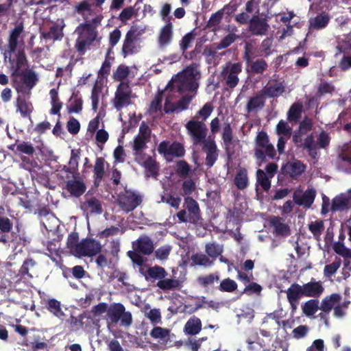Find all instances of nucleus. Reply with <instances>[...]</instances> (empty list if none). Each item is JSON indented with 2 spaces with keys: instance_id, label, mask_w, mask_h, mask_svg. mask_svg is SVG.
I'll use <instances>...</instances> for the list:
<instances>
[{
  "instance_id": "obj_57",
  "label": "nucleus",
  "mask_w": 351,
  "mask_h": 351,
  "mask_svg": "<svg viewBox=\"0 0 351 351\" xmlns=\"http://www.w3.org/2000/svg\"><path fill=\"white\" fill-rule=\"evenodd\" d=\"M333 250L336 254L341 256L343 258H351V250L346 247L341 241L335 242L333 245Z\"/></svg>"
},
{
  "instance_id": "obj_17",
  "label": "nucleus",
  "mask_w": 351,
  "mask_h": 351,
  "mask_svg": "<svg viewBox=\"0 0 351 351\" xmlns=\"http://www.w3.org/2000/svg\"><path fill=\"white\" fill-rule=\"evenodd\" d=\"M184 207L189 213L190 223L195 224L202 219L199 204L193 197L187 196L184 198Z\"/></svg>"
},
{
  "instance_id": "obj_34",
  "label": "nucleus",
  "mask_w": 351,
  "mask_h": 351,
  "mask_svg": "<svg viewBox=\"0 0 351 351\" xmlns=\"http://www.w3.org/2000/svg\"><path fill=\"white\" fill-rule=\"evenodd\" d=\"M315 196V190L311 189L306 190L301 196H298L295 193L293 195V200L298 205H304L306 207H310L313 203Z\"/></svg>"
},
{
  "instance_id": "obj_53",
  "label": "nucleus",
  "mask_w": 351,
  "mask_h": 351,
  "mask_svg": "<svg viewBox=\"0 0 351 351\" xmlns=\"http://www.w3.org/2000/svg\"><path fill=\"white\" fill-rule=\"evenodd\" d=\"M156 286L164 291L171 290L178 288L180 286V282L176 279L162 278L157 282Z\"/></svg>"
},
{
  "instance_id": "obj_26",
  "label": "nucleus",
  "mask_w": 351,
  "mask_h": 351,
  "mask_svg": "<svg viewBox=\"0 0 351 351\" xmlns=\"http://www.w3.org/2000/svg\"><path fill=\"white\" fill-rule=\"evenodd\" d=\"M141 49L139 40L126 34L122 47L124 57L138 53Z\"/></svg>"
},
{
  "instance_id": "obj_6",
  "label": "nucleus",
  "mask_w": 351,
  "mask_h": 351,
  "mask_svg": "<svg viewBox=\"0 0 351 351\" xmlns=\"http://www.w3.org/2000/svg\"><path fill=\"white\" fill-rule=\"evenodd\" d=\"M93 24L86 21L85 24L80 25L75 29V33L78 35L76 40L75 47L77 51L84 54L92 43L97 39V32L96 27L100 23L101 19L95 17L92 19Z\"/></svg>"
},
{
  "instance_id": "obj_60",
  "label": "nucleus",
  "mask_w": 351,
  "mask_h": 351,
  "mask_svg": "<svg viewBox=\"0 0 351 351\" xmlns=\"http://www.w3.org/2000/svg\"><path fill=\"white\" fill-rule=\"evenodd\" d=\"M237 38V36L234 33H230L223 38L221 41L217 43L216 49L221 50L230 46Z\"/></svg>"
},
{
  "instance_id": "obj_36",
  "label": "nucleus",
  "mask_w": 351,
  "mask_h": 351,
  "mask_svg": "<svg viewBox=\"0 0 351 351\" xmlns=\"http://www.w3.org/2000/svg\"><path fill=\"white\" fill-rule=\"evenodd\" d=\"M350 207V198L344 194L337 195L332 200L330 210L332 212L343 211Z\"/></svg>"
},
{
  "instance_id": "obj_61",
  "label": "nucleus",
  "mask_w": 351,
  "mask_h": 351,
  "mask_svg": "<svg viewBox=\"0 0 351 351\" xmlns=\"http://www.w3.org/2000/svg\"><path fill=\"white\" fill-rule=\"evenodd\" d=\"M350 304V301L341 302L337 304L334 308L333 315L337 318H342L346 315V310Z\"/></svg>"
},
{
  "instance_id": "obj_40",
  "label": "nucleus",
  "mask_w": 351,
  "mask_h": 351,
  "mask_svg": "<svg viewBox=\"0 0 351 351\" xmlns=\"http://www.w3.org/2000/svg\"><path fill=\"white\" fill-rule=\"evenodd\" d=\"M41 223L48 231H54L58 227L59 221L52 213H47L42 215Z\"/></svg>"
},
{
  "instance_id": "obj_1",
  "label": "nucleus",
  "mask_w": 351,
  "mask_h": 351,
  "mask_svg": "<svg viewBox=\"0 0 351 351\" xmlns=\"http://www.w3.org/2000/svg\"><path fill=\"white\" fill-rule=\"evenodd\" d=\"M199 66V64L193 62L173 75L171 80L167 83L165 92H172L176 90L180 94L189 92L196 95L199 88L198 80L201 77Z\"/></svg>"
},
{
  "instance_id": "obj_47",
  "label": "nucleus",
  "mask_w": 351,
  "mask_h": 351,
  "mask_svg": "<svg viewBox=\"0 0 351 351\" xmlns=\"http://www.w3.org/2000/svg\"><path fill=\"white\" fill-rule=\"evenodd\" d=\"M191 260L195 265L209 267L213 264V261H211L208 256L202 253L193 254Z\"/></svg>"
},
{
  "instance_id": "obj_31",
  "label": "nucleus",
  "mask_w": 351,
  "mask_h": 351,
  "mask_svg": "<svg viewBox=\"0 0 351 351\" xmlns=\"http://www.w3.org/2000/svg\"><path fill=\"white\" fill-rule=\"evenodd\" d=\"M85 199V201L81 205L84 212L87 214H99L101 213V205L97 199L87 195H86Z\"/></svg>"
},
{
  "instance_id": "obj_9",
  "label": "nucleus",
  "mask_w": 351,
  "mask_h": 351,
  "mask_svg": "<svg viewBox=\"0 0 351 351\" xmlns=\"http://www.w3.org/2000/svg\"><path fill=\"white\" fill-rule=\"evenodd\" d=\"M135 97L136 96L128 82L119 83L112 100V104L119 112V119L123 123L126 122V117L124 115L123 110L130 106L132 104V99Z\"/></svg>"
},
{
  "instance_id": "obj_16",
  "label": "nucleus",
  "mask_w": 351,
  "mask_h": 351,
  "mask_svg": "<svg viewBox=\"0 0 351 351\" xmlns=\"http://www.w3.org/2000/svg\"><path fill=\"white\" fill-rule=\"evenodd\" d=\"M269 25L265 18H261L258 14L253 16L249 21V31L255 36L265 35Z\"/></svg>"
},
{
  "instance_id": "obj_51",
  "label": "nucleus",
  "mask_w": 351,
  "mask_h": 351,
  "mask_svg": "<svg viewBox=\"0 0 351 351\" xmlns=\"http://www.w3.org/2000/svg\"><path fill=\"white\" fill-rule=\"evenodd\" d=\"M270 324L273 326V328L267 327L266 328H263L260 330V332L263 337H265V341L267 342V344L271 342L272 339V332L271 330H278L280 326V322L276 319L272 321Z\"/></svg>"
},
{
  "instance_id": "obj_20",
  "label": "nucleus",
  "mask_w": 351,
  "mask_h": 351,
  "mask_svg": "<svg viewBox=\"0 0 351 351\" xmlns=\"http://www.w3.org/2000/svg\"><path fill=\"white\" fill-rule=\"evenodd\" d=\"M173 36V24L171 21L165 25L160 29L158 43L160 48L163 49L170 45Z\"/></svg>"
},
{
  "instance_id": "obj_2",
  "label": "nucleus",
  "mask_w": 351,
  "mask_h": 351,
  "mask_svg": "<svg viewBox=\"0 0 351 351\" xmlns=\"http://www.w3.org/2000/svg\"><path fill=\"white\" fill-rule=\"evenodd\" d=\"M151 129L142 123L138 135L132 143L136 161L145 169V176L149 178L154 176V160L152 156L144 152L146 143L151 136Z\"/></svg>"
},
{
  "instance_id": "obj_55",
  "label": "nucleus",
  "mask_w": 351,
  "mask_h": 351,
  "mask_svg": "<svg viewBox=\"0 0 351 351\" xmlns=\"http://www.w3.org/2000/svg\"><path fill=\"white\" fill-rule=\"evenodd\" d=\"M324 229V221L317 220L308 224V230L317 239L319 238Z\"/></svg>"
},
{
  "instance_id": "obj_13",
  "label": "nucleus",
  "mask_w": 351,
  "mask_h": 351,
  "mask_svg": "<svg viewBox=\"0 0 351 351\" xmlns=\"http://www.w3.org/2000/svg\"><path fill=\"white\" fill-rule=\"evenodd\" d=\"M158 151L168 162L172 161L173 158L183 157L186 153L184 145L178 141H163L159 144Z\"/></svg>"
},
{
  "instance_id": "obj_63",
  "label": "nucleus",
  "mask_w": 351,
  "mask_h": 351,
  "mask_svg": "<svg viewBox=\"0 0 351 351\" xmlns=\"http://www.w3.org/2000/svg\"><path fill=\"white\" fill-rule=\"evenodd\" d=\"M276 133L290 138L292 134L291 128L283 120H280L276 125Z\"/></svg>"
},
{
  "instance_id": "obj_52",
  "label": "nucleus",
  "mask_w": 351,
  "mask_h": 351,
  "mask_svg": "<svg viewBox=\"0 0 351 351\" xmlns=\"http://www.w3.org/2000/svg\"><path fill=\"white\" fill-rule=\"evenodd\" d=\"M130 69L125 65H119L116 71L113 73V79L116 81L123 82L127 77L130 76Z\"/></svg>"
},
{
  "instance_id": "obj_8",
  "label": "nucleus",
  "mask_w": 351,
  "mask_h": 351,
  "mask_svg": "<svg viewBox=\"0 0 351 351\" xmlns=\"http://www.w3.org/2000/svg\"><path fill=\"white\" fill-rule=\"evenodd\" d=\"M254 156L258 165H261L269 159L278 158L276 157V151L272 143H270L269 136L265 131L258 132L254 139Z\"/></svg>"
},
{
  "instance_id": "obj_3",
  "label": "nucleus",
  "mask_w": 351,
  "mask_h": 351,
  "mask_svg": "<svg viewBox=\"0 0 351 351\" xmlns=\"http://www.w3.org/2000/svg\"><path fill=\"white\" fill-rule=\"evenodd\" d=\"M258 43L256 39H250L244 43L242 58L245 62V72L250 77L263 75L268 69V64L259 56Z\"/></svg>"
},
{
  "instance_id": "obj_56",
  "label": "nucleus",
  "mask_w": 351,
  "mask_h": 351,
  "mask_svg": "<svg viewBox=\"0 0 351 351\" xmlns=\"http://www.w3.org/2000/svg\"><path fill=\"white\" fill-rule=\"evenodd\" d=\"M17 110H19L23 117L27 116L32 110L31 103L25 99L18 98L17 99Z\"/></svg>"
},
{
  "instance_id": "obj_54",
  "label": "nucleus",
  "mask_w": 351,
  "mask_h": 351,
  "mask_svg": "<svg viewBox=\"0 0 351 351\" xmlns=\"http://www.w3.org/2000/svg\"><path fill=\"white\" fill-rule=\"evenodd\" d=\"M257 182L261 186L265 191H268L271 187V181L262 169L256 171Z\"/></svg>"
},
{
  "instance_id": "obj_25",
  "label": "nucleus",
  "mask_w": 351,
  "mask_h": 351,
  "mask_svg": "<svg viewBox=\"0 0 351 351\" xmlns=\"http://www.w3.org/2000/svg\"><path fill=\"white\" fill-rule=\"evenodd\" d=\"M330 20L329 14L325 12L317 14L308 21L310 30H320L326 28Z\"/></svg>"
},
{
  "instance_id": "obj_4",
  "label": "nucleus",
  "mask_w": 351,
  "mask_h": 351,
  "mask_svg": "<svg viewBox=\"0 0 351 351\" xmlns=\"http://www.w3.org/2000/svg\"><path fill=\"white\" fill-rule=\"evenodd\" d=\"M132 246L134 251H129L128 256L134 263L139 266L140 272L147 280L154 278V268L145 263L144 258L139 254V253L152 254L154 249L152 241L148 237H141L133 243Z\"/></svg>"
},
{
  "instance_id": "obj_44",
  "label": "nucleus",
  "mask_w": 351,
  "mask_h": 351,
  "mask_svg": "<svg viewBox=\"0 0 351 351\" xmlns=\"http://www.w3.org/2000/svg\"><path fill=\"white\" fill-rule=\"evenodd\" d=\"M175 171L179 177L186 178L189 176L191 168L186 160H180L177 161L176 164Z\"/></svg>"
},
{
  "instance_id": "obj_33",
  "label": "nucleus",
  "mask_w": 351,
  "mask_h": 351,
  "mask_svg": "<svg viewBox=\"0 0 351 351\" xmlns=\"http://www.w3.org/2000/svg\"><path fill=\"white\" fill-rule=\"evenodd\" d=\"M265 100L264 96L259 91L248 99L246 105L247 112L250 113L255 110L263 109L265 105Z\"/></svg>"
},
{
  "instance_id": "obj_23",
  "label": "nucleus",
  "mask_w": 351,
  "mask_h": 351,
  "mask_svg": "<svg viewBox=\"0 0 351 351\" xmlns=\"http://www.w3.org/2000/svg\"><path fill=\"white\" fill-rule=\"evenodd\" d=\"M301 286L304 297L319 298L324 291V288L320 281L311 280Z\"/></svg>"
},
{
  "instance_id": "obj_12",
  "label": "nucleus",
  "mask_w": 351,
  "mask_h": 351,
  "mask_svg": "<svg viewBox=\"0 0 351 351\" xmlns=\"http://www.w3.org/2000/svg\"><path fill=\"white\" fill-rule=\"evenodd\" d=\"M107 316L111 324L120 322L121 326L128 327L132 323V314L129 311H125L124 306L121 303L111 304L108 308Z\"/></svg>"
},
{
  "instance_id": "obj_38",
  "label": "nucleus",
  "mask_w": 351,
  "mask_h": 351,
  "mask_svg": "<svg viewBox=\"0 0 351 351\" xmlns=\"http://www.w3.org/2000/svg\"><path fill=\"white\" fill-rule=\"evenodd\" d=\"M64 26L63 21H58V23L51 25L48 32H43L42 34L44 38L52 40H58L62 38V29Z\"/></svg>"
},
{
  "instance_id": "obj_64",
  "label": "nucleus",
  "mask_w": 351,
  "mask_h": 351,
  "mask_svg": "<svg viewBox=\"0 0 351 351\" xmlns=\"http://www.w3.org/2000/svg\"><path fill=\"white\" fill-rule=\"evenodd\" d=\"M147 27L143 25H133L128 34L139 40L140 37L146 32Z\"/></svg>"
},
{
  "instance_id": "obj_32",
  "label": "nucleus",
  "mask_w": 351,
  "mask_h": 351,
  "mask_svg": "<svg viewBox=\"0 0 351 351\" xmlns=\"http://www.w3.org/2000/svg\"><path fill=\"white\" fill-rule=\"evenodd\" d=\"M222 139L225 145V150L228 157L234 154V151L231 150L230 146L232 145L233 134L232 129L229 123H225L223 127Z\"/></svg>"
},
{
  "instance_id": "obj_58",
  "label": "nucleus",
  "mask_w": 351,
  "mask_h": 351,
  "mask_svg": "<svg viewBox=\"0 0 351 351\" xmlns=\"http://www.w3.org/2000/svg\"><path fill=\"white\" fill-rule=\"evenodd\" d=\"M195 95H185L178 101L176 102V112H178L188 109Z\"/></svg>"
},
{
  "instance_id": "obj_48",
  "label": "nucleus",
  "mask_w": 351,
  "mask_h": 351,
  "mask_svg": "<svg viewBox=\"0 0 351 351\" xmlns=\"http://www.w3.org/2000/svg\"><path fill=\"white\" fill-rule=\"evenodd\" d=\"M205 251L208 254V257L215 260L219 256H220L223 250V246L216 243H209L205 246Z\"/></svg>"
},
{
  "instance_id": "obj_43",
  "label": "nucleus",
  "mask_w": 351,
  "mask_h": 351,
  "mask_svg": "<svg viewBox=\"0 0 351 351\" xmlns=\"http://www.w3.org/2000/svg\"><path fill=\"white\" fill-rule=\"evenodd\" d=\"M319 309V300L316 299L309 300L302 306V313L308 317H313Z\"/></svg>"
},
{
  "instance_id": "obj_59",
  "label": "nucleus",
  "mask_w": 351,
  "mask_h": 351,
  "mask_svg": "<svg viewBox=\"0 0 351 351\" xmlns=\"http://www.w3.org/2000/svg\"><path fill=\"white\" fill-rule=\"evenodd\" d=\"M237 287L234 280L228 278L221 282L219 289L223 292H233L237 289Z\"/></svg>"
},
{
  "instance_id": "obj_19",
  "label": "nucleus",
  "mask_w": 351,
  "mask_h": 351,
  "mask_svg": "<svg viewBox=\"0 0 351 351\" xmlns=\"http://www.w3.org/2000/svg\"><path fill=\"white\" fill-rule=\"evenodd\" d=\"M170 330L160 326H155V343L156 350H165L171 346V340L170 339Z\"/></svg>"
},
{
  "instance_id": "obj_22",
  "label": "nucleus",
  "mask_w": 351,
  "mask_h": 351,
  "mask_svg": "<svg viewBox=\"0 0 351 351\" xmlns=\"http://www.w3.org/2000/svg\"><path fill=\"white\" fill-rule=\"evenodd\" d=\"M246 343H247L248 351H263V348L267 345V342L261 339L256 331L249 332Z\"/></svg>"
},
{
  "instance_id": "obj_27",
  "label": "nucleus",
  "mask_w": 351,
  "mask_h": 351,
  "mask_svg": "<svg viewBox=\"0 0 351 351\" xmlns=\"http://www.w3.org/2000/svg\"><path fill=\"white\" fill-rule=\"evenodd\" d=\"M45 308L56 317L62 320L65 317L62 304L60 301L54 298H49L43 300Z\"/></svg>"
},
{
  "instance_id": "obj_7",
  "label": "nucleus",
  "mask_w": 351,
  "mask_h": 351,
  "mask_svg": "<svg viewBox=\"0 0 351 351\" xmlns=\"http://www.w3.org/2000/svg\"><path fill=\"white\" fill-rule=\"evenodd\" d=\"M24 36L23 27L21 24L16 25L11 31L4 53L5 60L9 58L10 64L16 62L21 56L26 57L24 53Z\"/></svg>"
},
{
  "instance_id": "obj_42",
  "label": "nucleus",
  "mask_w": 351,
  "mask_h": 351,
  "mask_svg": "<svg viewBox=\"0 0 351 351\" xmlns=\"http://www.w3.org/2000/svg\"><path fill=\"white\" fill-rule=\"evenodd\" d=\"M234 183L236 187L239 190H244L248 186L249 180L247 172L245 169H241L236 174Z\"/></svg>"
},
{
  "instance_id": "obj_18",
  "label": "nucleus",
  "mask_w": 351,
  "mask_h": 351,
  "mask_svg": "<svg viewBox=\"0 0 351 351\" xmlns=\"http://www.w3.org/2000/svg\"><path fill=\"white\" fill-rule=\"evenodd\" d=\"M285 292L287 294V300L291 306V310L293 311H295L298 308L300 299L304 297L302 286L294 282L291 284Z\"/></svg>"
},
{
  "instance_id": "obj_37",
  "label": "nucleus",
  "mask_w": 351,
  "mask_h": 351,
  "mask_svg": "<svg viewBox=\"0 0 351 351\" xmlns=\"http://www.w3.org/2000/svg\"><path fill=\"white\" fill-rule=\"evenodd\" d=\"M12 228V221L7 217H0V243L6 244L10 241L8 234Z\"/></svg>"
},
{
  "instance_id": "obj_50",
  "label": "nucleus",
  "mask_w": 351,
  "mask_h": 351,
  "mask_svg": "<svg viewBox=\"0 0 351 351\" xmlns=\"http://www.w3.org/2000/svg\"><path fill=\"white\" fill-rule=\"evenodd\" d=\"M341 260L339 257H335V261L328 265H326L324 269V276L330 278L335 274L338 269L341 267Z\"/></svg>"
},
{
  "instance_id": "obj_15",
  "label": "nucleus",
  "mask_w": 351,
  "mask_h": 351,
  "mask_svg": "<svg viewBox=\"0 0 351 351\" xmlns=\"http://www.w3.org/2000/svg\"><path fill=\"white\" fill-rule=\"evenodd\" d=\"M142 202L140 195L133 191L125 190L119 195V206L125 212H130L136 208Z\"/></svg>"
},
{
  "instance_id": "obj_30",
  "label": "nucleus",
  "mask_w": 351,
  "mask_h": 351,
  "mask_svg": "<svg viewBox=\"0 0 351 351\" xmlns=\"http://www.w3.org/2000/svg\"><path fill=\"white\" fill-rule=\"evenodd\" d=\"M342 299L340 294L335 293L324 298L320 304V310L330 313L335 306L339 304Z\"/></svg>"
},
{
  "instance_id": "obj_49",
  "label": "nucleus",
  "mask_w": 351,
  "mask_h": 351,
  "mask_svg": "<svg viewBox=\"0 0 351 351\" xmlns=\"http://www.w3.org/2000/svg\"><path fill=\"white\" fill-rule=\"evenodd\" d=\"M213 110V106L210 103H206L201 109H199L195 116L193 118L197 120H199V121H203L204 123L206 121V119L210 117L212 112Z\"/></svg>"
},
{
  "instance_id": "obj_24",
  "label": "nucleus",
  "mask_w": 351,
  "mask_h": 351,
  "mask_svg": "<svg viewBox=\"0 0 351 351\" xmlns=\"http://www.w3.org/2000/svg\"><path fill=\"white\" fill-rule=\"evenodd\" d=\"M202 149L206 152V165L211 167L218 158L217 147L214 140H209L202 145Z\"/></svg>"
},
{
  "instance_id": "obj_45",
  "label": "nucleus",
  "mask_w": 351,
  "mask_h": 351,
  "mask_svg": "<svg viewBox=\"0 0 351 351\" xmlns=\"http://www.w3.org/2000/svg\"><path fill=\"white\" fill-rule=\"evenodd\" d=\"M219 280V275L217 273H212L208 275L200 276L197 279L198 284L204 288L212 286L215 282H218Z\"/></svg>"
},
{
  "instance_id": "obj_46",
  "label": "nucleus",
  "mask_w": 351,
  "mask_h": 351,
  "mask_svg": "<svg viewBox=\"0 0 351 351\" xmlns=\"http://www.w3.org/2000/svg\"><path fill=\"white\" fill-rule=\"evenodd\" d=\"M105 166L106 163L102 158H97L96 159L94 167V174L95 178V183L97 184L101 181L104 176Z\"/></svg>"
},
{
  "instance_id": "obj_29",
  "label": "nucleus",
  "mask_w": 351,
  "mask_h": 351,
  "mask_svg": "<svg viewBox=\"0 0 351 351\" xmlns=\"http://www.w3.org/2000/svg\"><path fill=\"white\" fill-rule=\"evenodd\" d=\"M285 91V87L282 82L272 85H267L260 91L266 99L267 97L275 98L279 97Z\"/></svg>"
},
{
  "instance_id": "obj_35",
  "label": "nucleus",
  "mask_w": 351,
  "mask_h": 351,
  "mask_svg": "<svg viewBox=\"0 0 351 351\" xmlns=\"http://www.w3.org/2000/svg\"><path fill=\"white\" fill-rule=\"evenodd\" d=\"M202 326L201 319L196 316H193L186 322L184 327V332L186 335H196L201 331Z\"/></svg>"
},
{
  "instance_id": "obj_62",
  "label": "nucleus",
  "mask_w": 351,
  "mask_h": 351,
  "mask_svg": "<svg viewBox=\"0 0 351 351\" xmlns=\"http://www.w3.org/2000/svg\"><path fill=\"white\" fill-rule=\"evenodd\" d=\"M273 40L271 38H265L261 45V48L259 49L260 56H263L264 57H268L271 53V46H272Z\"/></svg>"
},
{
  "instance_id": "obj_11",
  "label": "nucleus",
  "mask_w": 351,
  "mask_h": 351,
  "mask_svg": "<svg viewBox=\"0 0 351 351\" xmlns=\"http://www.w3.org/2000/svg\"><path fill=\"white\" fill-rule=\"evenodd\" d=\"M10 69L14 76H21L27 86L32 88L36 80V75L34 71L28 69L26 57L21 56L16 62L10 63Z\"/></svg>"
},
{
  "instance_id": "obj_5",
  "label": "nucleus",
  "mask_w": 351,
  "mask_h": 351,
  "mask_svg": "<svg viewBox=\"0 0 351 351\" xmlns=\"http://www.w3.org/2000/svg\"><path fill=\"white\" fill-rule=\"evenodd\" d=\"M77 239L76 234H71L67 240V246L75 256L90 257L101 252L102 247L99 241L93 239H86L78 242Z\"/></svg>"
},
{
  "instance_id": "obj_21",
  "label": "nucleus",
  "mask_w": 351,
  "mask_h": 351,
  "mask_svg": "<svg viewBox=\"0 0 351 351\" xmlns=\"http://www.w3.org/2000/svg\"><path fill=\"white\" fill-rule=\"evenodd\" d=\"M306 169V166L299 160L289 162L282 168L283 173L289 175L292 178L302 175V173L305 171Z\"/></svg>"
},
{
  "instance_id": "obj_10",
  "label": "nucleus",
  "mask_w": 351,
  "mask_h": 351,
  "mask_svg": "<svg viewBox=\"0 0 351 351\" xmlns=\"http://www.w3.org/2000/svg\"><path fill=\"white\" fill-rule=\"evenodd\" d=\"M186 132L194 146L203 145L210 139H206L208 128L205 123L191 119L186 124Z\"/></svg>"
},
{
  "instance_id": "obj_41",
  "label": "nucleus",
  "mask_w": 351,
  "mask_h": 351,
  "mask_svg": "<svg viewBox=\"0 0 351 351\" xmlns=\"http://www.w3.org/2000/svg\"><path fill=\"white\" fill-rule=\"evenodd\" d=\"M303 106L300 102L293 103L287 112V120L289 122H298L301 118Z\"/></svg>"
},
{
  "instance_id": "obj_14",
  "label": "nucleus",
  "mask_w": 351,
  "mask_h": 351,
  "mask_svg": "<svg viewBox=\"0 0 351 351\" xmlns=\"http://www.w3.org/2000/svg\"><path fill=\"white\" fill-rule=\"evenodd\" d=\"M242 71L241 62L228 63L221 71V76L226 80V86L230 88H235L239 82V74Z\"/></svg>"
},
{
  "instance_id": "obj_28",
  "label": "nucleus",
  "mask_w": 351,
  "mask_h": 351,
  "mask_svg": "<svg viewBox=\"0 0 351 351\" xmlns=\"http://www.w3.org/2000/svg\"><path fill=\"white\" fill-rule=\"evenodd\" d=\"M282 221L283 219L280 217H274L271 219V225L276 236L287 237L291 234V230L289 225L283 223Z\"/></svg>"
},
{
  "instance_id": "obj_39",
  "label": "nucleus",
  "mask_w": 351,
  "mask_h": 351,
  "mask_svg": "<svg viewBox=\"0 0 351 351\" xmlns=\"http://www.w3.org/2000/svg\"><path fill=\"white\" fill-rule=\"evenodd\" d=\"M66 189L72 195L79 197L84 193L86 186L81 180L73 179L67 182Z\"/></svg>"
}]
</instances>
